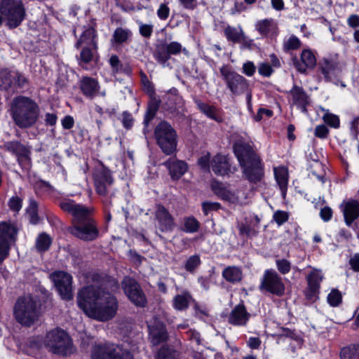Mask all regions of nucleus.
I'll list each match as a JSON object with an SVG mask.
<instances>
[{
    "label": "nucleus",
    "mask_w": 359,
    "mask_h": 359,
    "mask_svg": "<svg viewBox=\"0 0 359 359\" xmlns=\"http://www.w3.org/2000/svg\"><path fill=\"white\" fill-rule=\"evenodd\" d=\"M94 285L83 287L77 297L78 306L89 317L100 321L113 318L118 303L113 294L118 289L116 280L98 274L93 275Z\"/></svg>",
    "instance_id": "1"
},
{
    "label": "nucleus",
    "mask_w": 359,
    "mask_h": 359,
    "mask_svg": "<svg viewBox=\"0 0 359 359\" xmlns=\"http://www.w3.org/2000/svg\"><path fill=\"white\" fill-rule=\"evenodd\" d=\"M233 151L242 168L244 178L253 184L261 182L264 176V165L259 157L252 150L250 144L238 140L233 144Z\"/></svg>",
    "instance_id": "2"
},
{
    "label": "nucleus",
    "mask_w": 359,
    "mask_h": 359,
    "mask_svg": "<svg viewBox=\"0 0 359 359\" xmlns=\"http://www.w3.org/2000/svg\"><path fill=\"white\" fill-rule=\"evenodd\" d=\"M11 114L14 123L20 128L27 129L37 123L40 109L32 99L25 96L15 97L11 104Z\"/></svg>",
    "instance_id": "3"
},
{
    "label": "nucleus",
    "mask_w": 359,
    "mask_h": 359,
    "mask_svg": "<svg viewBox=\"0 0 359 359\" xmlns=\"http://www.w3.org/2000/svg\"><path fill=\"white\" fill-rule=\"evenodd\" d=\"M29 346L34 348H41L43 346L55 354L67 355L72 352V341L68 334L62 329L55 328L48 332L43 339L33 338Z\"/></svg>",
    "instance_id": "4"
},
{
    "label": "nucleus",
    "mask_w": 359,
    "mask_h": 359,
    "mask_svg": "<svg viewBox=\"0 0 359 359\" xmlns=\"http://www.w3.org/2000/svg\"><path fill=\"white\" fill-rule=\"evenodd\" d=\"M13 315L18 323L22 326L30 327L36 323L40 312L36 302L30 297L19 298L13 308Z\"/></svg>",
    "instance_id": "5"
},
{
    "label": "nucleus",
    "mask_w": 359,
    "mask_h": 359,
    "mask_svg": "<svg viewBox=\"0 0 359 359\" xmlns=\"http://www.w3.org/2000/svg\"><path fill=\"white\" fill-rule=\"evenodd\" d=\"M219 72L226 89L232 95L238 96L247 93V99L249 102L250 101L252 95L249 93V82L243 76L226 65H224L219 68Z\"/></svg>",
    "instance_id": "6"
},
{
    "label": "nucleus",
    "mask_w": 359,
    "mask_h": 359,
    "mask_svg": "<svg viewBox=\"0 0 359 359\" xmlns=\"http://www.w3.org/2000/svg\"><path fill=\"white\" fill-rule=\"evenodd\" d=\"M154 137L156 144L165 154L171 155L176 151L177 134L168 122L161 121L156 126Z\"/></svg>",
    "instance_id": "7"
},
{
    "label": "nucleus",
    "mask_w": 359,
    "mask_h": 359,
    "mask_svg": "<svg viewBox=\"0 0 359 359\" xmlns=\"http://www.w3.org/2000/svg\"><path fill=\"white\" fill-rule=\"evenodd\" d=\"M0 13L10 28L19 26L26 15L25 8L21 0H1Z\"/></svg>",
    "instance_id": "8"
},
{
    "label": "nucleus",
    "mask_w": 359,
    "mask_h": 359,
    "mask_svg": "<svg viewBox=\"0 0 359 359\" xmlns=\"http://www.w3.org/2000/svg\"><path fill=\"white\" fill-rule=\"evenodd\" d=\"M92 359H133V355L118 345L104 344L93 348Z\"/></svg>",
    "instance_id": "9"
},
{
    "label": "nucleus",
    "mask_w": 359,
    "mask_h": 359,
    "mask_svg": "<svg viewBox=\"0 0 359 359\" xmlns=\"http://www.w3.org/2000/svg\"><path fill=\"white\" fill-rule=\"evenodd\" d=\"M259 289L278 297H281L285 293V287L281 277L276 271L267 269L264 271L261 279Z\"/></svg>",
    "instance_id": "10"
},
{
    "label": "nucleus",
    "mask_w": 359,
    "mask_h": 359,
    "mask_svg": "<svg viewBox=\"0 0 359 359\" xmlns=\"http://www.w3.org/2000/svg\"><path fill=\"white\" fill-rule=\"evenodd\" d=\"M16 228L6 222H0V263L9 255L11 245L15 241Z\"/></svg>",
    "instance_id": "11"
},
{
    "label": "nucleus",
    "mask_w": 359,
    "mask_h": 359,
    "mask_svg": "<svg viewBox=\"0 0 359 359\" xmlns=\"http://www.w3.org/2000/svg\"><path fill=\"white\" fill-rule=\"evenodd\" d=\"M60 206L64 211L72 215L73 225L93 220L90 217L91 210L72 200L63 201L60 203Z\"/></svg>",
    "instance_id": "12"
},
{
    "label": "nucleus",
    "mask_w": 359,
    "mask_h": 359,
    "mask_svg": "<svg viewBox=\"0 0 359 359\" xmlns=\"http://www.w3.org/2000/svg\"><path fill=\"white\" fill-rule=\"evenodd\" d=\"M57 291L63 299H72V276L65 271H57L50 275Z\"/></svg>",
    "instance_id": "13"
},
{
    "label": "nucleus",
    "mask_w": 359,
    "mask_h": 359,
    "mask_svg": "<svg viewBox=\"0 0 359 359\" xmlns=\"http://www.w3.org/2000/svg\"><path fill=\"white\" fill-rule=\"evenodd\" d=\"M122 288L130 301L137 306L143 307L146 305L147 299L137 282L130 277L123 279Z\"/></svg>",
    "instance_id": "14"
},
{
    "label": "nucleus",
    "mask_w": 359,
    "mask_h": 359,
    "mask_svg": "<svg viewBox=\"0 0 359 359\" xmlns=\"http://www.w3.org/2000/svg\"><path fill=\"white\" fill-rule=\"evenodd\" d=\"M95 189L97 194L107 196L112 189L114 179L110 170L105 168L97 169L93 175Z\"/></svg>",
    "instance_id": "15"
},
{
    "label": "nucleus",
    "mask_w": 359,
    "mask_h": 359,
    "mask_svg": "<svg viewBox=\"0 0 359 359\" xmlns=\"http://www.w3.org/2000/svg\"><path fill=\"white\" fill-rule=\"evenodd\" d=\"M2 147L15 154L19 164L25 168H29L31 163V148L25 146L18 141L6 142Z\"/></svg>",
    "instance_id": "16"
},
{
    "label": "nucleus",
    "mask_w": 359,
    "mask_h": 359,
    "mask_svg": "<svg viewBox=\"0 0 359 359\" xmlns=\"http://www.w3.org/2000/svg\"><path fill=\"white\" fill-rule=\"evenodd\" d=\"M69 232L84 241H93L98 236V229L93 219L73 225L69 228Z\"/></svg>",
    "instance_id": "17"
},
{
    "label": "nucleus",
    "mask_w": 359,
    "mask_h": 359,
    "mask_svg": "<svg viewBox=\"0 0 359 359\" xmlns=\"http://www.w3.org/2000/svg\"><path fill=\"white\" fill-rule=\"evenodd\" d=\"M148 328L151 342L153 345L157 346L167 340L168 332L163 323L158 318L154 317L148 322Z\"/></svg>",
    "instance_id": "18"
},
{
    "label": "nucleus",
    "mask_w": 359,
    "mask_h": 359,
    "mask_svg": "<svg viewBox=\"0 0 359 359\" xmlns=\"http://www.w3.org/2000/svg\"><path fill=\"white\" fill-rule=\"evenodd\" d=\"M293 63L297 70L305 74L307 69H313L316 65V57L311 49H304L300 55V60L297 57L293 59Z\"/></svg>",
    "instance_id": "19"
},
{
    "label": "nucleus",
    "mask_w": 359,
    "mask_h": 359,
    "mask_svg": "<svg viewBox=\"0 0 359 359\" xmlns=\"http://www.w3.org/2000/svg\"><path fill=\"white\" fill-rule=\"evenodd\" d=\"M172 180L181 178L188 170L187 163L181 160L170 158L163 163Z\"/></svg>",
    "instance_id": "20"
},
{
    "label": "nucleus",
    "mask_w": 359,
    "mask_h": 359,
    "mask_svg": "<svg viewBox=\"0 0 359 359\" xmlns=\"http://www.w3.org/2000/svg\"><path fill=\"white\" fill-rule=\"evenodd\" d=\"M256 30L264 37L276 38L278 34V27L272 18H266L257 21Z\"/></svg>",
    "instance_id": "21"
},
{
    "label": "nucleus",
    "mask_w": 359,
    "mask_h": 359,
    "mask_svg": "<svg viewBox=\"0 0 359 359\" xmlns=\"http://www.w3.org/2000/svg\"><path fill=\"white\" fill-rule=\"evenodd\" d=\"M250 318L245 306L243 304L236 305L231 311L228 321L230 324L236 326H245Z\"/></svg>",
    "instance_id": "22"
},
{
    "label": "nucleus",
    "mask_w": 359,
    "mask_h": 359,
    "mask_svg": "<svg viewBox=\"0 0 359 359\" xmlns=\"http://www.w3.org/2000/svg\"><path fill=\"white\" fill-rule=\"evenodd\" d=\"M156 218L158 222L159 229L162 231H171L174 226V219L169 211L163 205H158L156 210Z\"/></svg>",
    "instance_id": "23"
},
{
    "label": "nucleus",
    "mask_w": 359,
    "mask_h": 359,
    "mask_svg": "<svg viewBox=\"0 0 359 359\" xmlns=\"http://www.w3.org/2000/svg\"><path fill=\"white\" fill-rule=\"evenodd\" d=\"M341 208L346 224L351 226L353 222L359 217V202L356 200H348L344 201Z\"/></svg>",
    "instance_id": "24"
},
{
    "label": "nucleus",
    "mask_w": 359,
    "mask_h": 359,
    "mask_svg": "<svg viewBox=\"0 0 359 359\" xmlns=\"http://www.w3.org/2000/svg\"><path fill=\"white\" fill-rule=\"evenodd\" d=\"M211 187L212 191L219 198L227 201L230 203H236L238 201L239 196L237 192L232 191L229 189L219 182L214 181L212 182Z\"/></svg>",
    "instance_id": "25"
},
{
    "label": "nucleus",
    "mask_w": 359,
    "mask_h": 359,
    "mask_svg": "<svg viewBox=\"0 0 359 359\" xmlns=\"http://www.w3.org/2000/svg\"><path fill=\"white\" fill-rule=\"evenodd\" d=\"M80 88L86 97L92 99L98 92L100 86L95 79L86 76L81 80Z\"/></svg>",
    "instance_id": "26"
},
{
    "label": "nucleus",
    "mask_w": 359,
    "mask_h": 359,
    "mask_svg": "<svg viewBox=\"0 0 359 359\" xmlns=\"http://www.w3.org/2000/svg\"><path fill=\"white\" fill-rule=\"evenodd\" d=\"M210 166L216 175L221 176L228 174L230 170L227 157L221 154L213 157L210 162Z\"/></svg>",
    "instance_id": "27"
},
{
    "label": "nucleus",
    "mask_w": 359,
    "mask_h": 359,
    "mask_svg": "<svg viewBox=\"0 0 359 359\" xmlns=\"http://www.w3.org/2000/svg\"><path fill=\"white\" fill-rule=\"evenodd\" d=\"M290 95L292 104L296 105L302 112H306L309 101L308 97L303 89L298 86H294L290 90Z\"/></svg>",
    "instance_id": "28"
},
{
    "label": "nucleus",
    "mask_w": 359,
    "mask_h": 359,
    "mask_svg": "<svg viewBox=\"0 0 359 359\" xmlns=\"http://www.w3.org/2000/svg\"><path fill=\"white\" fill-rule=\"evenodd\" d=\"M274 177L278 186L281 191V194L284 198L286 195L288 184V171L284 166L274 168Z\"/></svg>",
    "instance_id": "29"
},
{
    "label": "nucleus",
    "mask_w": 359,
    "mask_h": 359,
    "mask_svg": "<svg viewBox=\"0 0 359 359\" xmlns=\"http://www.w3.org/2000/svg\"><path fill=\"white\" fill-rule=\"evenodd\" d=\"M96 31L93 27H89L83 31L80 39L76 43V47L79 48L81 45L89 46L94 49L97 48Z\"/></svg>",
    "instance_id": "30"
},
{
    "label": "nucleus",
    "mask_w": 359,
    "mask_h": 359,
    "mask_svg": "<svg viewBox=\"0 0 359 359\" xmlns=\"http://www.w3.org/2000/svg\"><path fill=\"white\" fill-rule=\"evenodd\" d=\"M193 298L189 292L184 291L175 295L172 299V306L177 311L186 310Z\"/></svg>",
    "instance_id": "31"
},
{
    "label": "nucleus",
    "mask_w": 359,
    "mask_h": 359,
    "mask_svg": "<svg viewBox=\"0 0 359 359\" xmlns=\"http://www.w3.org/2000/svg\"><path fill=\"white\" fill-rule=\"evenodd\" d=\"M195 103L198 107V109L205 114L208 118L219 123L222 122V118L218 114L217 109L211 105H208L204 102H203L200 100H195Z\"/></svg>",
    "instance_id": "32"
},
{
    "label": "nucleus",
    "mask_w": 359,
    "mask_h": 359,
    "mask_svg": "<svg viewBox=\"0 0 359 359\" xmlns=\"http://www.w3.org/2000/svg\"><path fill=\"white\" fill-rule=\"evenodd\" d=\"M224 34L229 41L236 43L241 42L243 39L244 32L241 26L234 27L227 25L224 30Z\"/></svg>",
    "instance_id": "33"
},
{
    "label": "nucleus",
    "mask_w": 359,
    "mask_h": 359,
    "mask_svg": "<svg viewBox=\"0 0 359 359\" xmlns=\"http://www.w3.org/2000/svg\"><path fill=\"white\" fill-rule=\"evenodd\" d=\"M155 60L163 67L171 68L169 63L170 55L164 44L157 47L154 53Z\"/></svg>",
    "instance_id": "34"
},
{
    "label": "nucleus",
    "mask_w": 359,
    "mask_h": 359,
    "mask_svg": "<svg viewBox=\"0 0 359 359\" xmlns=\"http://www.w3.org/2000/svg\"><path fill=\"white\" fill-rule=\"evenodd\" d=\"M222 276L226 281L235 283L241 280L243 274L240 268L233 266L226 267L222 271Z\"/></svg>",
    "instance_id": "35"
},
{
    "label": "nucleus",
    "mask_w": 359,
    "mask_h": 359,
    "mask_svg": "<svg viewBox=\"0 0 359 359\" xmlns=\"http://www.w3.org/2000/svg\"><path fill=\"white\" fill-rule=\"evenodd\" d=\"M131 35L132 32L130 29L118 27L114 32L111 42L116 44L125 43L131 36Z\"/></svg>",
    "instance_id": "36"
},
{
    "label": "nucleus",
    "mask_w": 359,
    "mask_h": 359,
    "mask_svg": "<svg viewBox=\"0 0 359 359\" xmlns=\"http://www.w3.org/2000/svg\"><path fill=\"white\" fill-rule=\"evenodd\" d=\"M341 359H358L359 358V345L351 344L341 348Z\"/></svg>",
    "instance_id": "37"
},
{
    "label": "nucleus",
    "mask_w": 359,
    "mask_h": 359,
    "mask_svg": "<svg viewBox=\"0 0 359 359\" xmlns=\"http://www.w3.org/2000/svg\"><path fill=\"white\" fill-rule=\"evenodd\" d=\"M323 279V275L320 270L313 269L306 277L307 286L320 289V283Z\"/></svg>",
    "instance_id": "38"
},
{
    "label": "nucleus",
    "mask_w": 359,
    "mask_h": 359,
    "mask_svg": "<svg viewBox=\"0 0 359 359\" xmlns=\"http://www.w3.org/2000/svg\"><path fill=\"white\" fill-rule=\"evenodd\" d=\"M302 42L298 37L292 34L283 41V48L285 52L297 50L301 47Z\"/></svg>",
    "instance_id": "39"
},
{
    "label": "nucleus",
    "mask_w": 359,
    "mask_h": 359,
    "mask_svg": "<svg viewBox=\"0 0 359 359\" xmlns=\"http://www.w3.org/2000/svg\"><path fill=\"white\" fill-rule=\"evenodd\" d=\"M337 70V65L334 61L325 60L321 67V72L325 77L330 79L332 76L336 74Z\"/></svg>",
    "instance_id": "40"
},
{
    "label": "nucleus",
    "mask_w": 359,
    "mask_h": 359,
    "mask_svg": "<svg viewBox=\"0 0 359 359\" xmlns=\"http://www.w3.org/2000/svg\"><path fill=\"white\" fill-rule=\"evenodd\" d=\"M13 72L3 70L0 72V88L7 90L13 86Z\"/></svg>",
    "instance_id": "41"
},
{
    "label": "nucleus",
    "mask_w": 359,
    "mask_h": 359,
    "mask_svg": "<svg viewBox=\"0 0 359 359\" xmlns=\"http://www.w3.org/2000/svg\"><path fill=\"white\" fill-rule=\"evenodd\" d=\"M164 45L165 46L170 56L172 55H177L181 52H183L186 55H189V53L187 48H183L182 44L177 41H171L168 43H164Z\"/></svg>",
    "instance_id": "42"
},
{
    "label": "nucleus",
    "mask_w": 359,
    "mask_h": 359,
    "mask_svg": "<svg viewBox=\"0 0 359 359\" xmlns=\"http://www.w3.org/2000/svg\"><path fill=\"white\" fill-rule=\"evenodd\" d=\"M51 243L50 238L45 233L39 235L36 240V246L39 251H46Z\"/></svg>",
    "instance_id": "43"
},
{
    "label": "nucleus",
    "mask_w": 359,
    "mask_h": 359,
    "mask_svg": "<svg viewBox=\"0 0 359 359\" xmlns=\"http://www.w3.org/2000/svg\"><path fill=\"white\" fill-rule=\"evenodd\" d=\"M201 264L199 255H194L189 257L185 262L184 269L189 272H194L195 269Z\"/></svg>",
    "instance_id": "44"
},
{
    "label": "nucleus",
    "mask_w": 359,
    "mask_h": 359,
    "mask_svg": "<svg viewBox=\"0 0 359 359\" xmlns=\"http://www.w3.org/2000/svg\"><path fill=\"white\" fill-rule=\"evenodd\" d=\"M184 231L188 233L196 232L200 226L199 222L194 217L184 219Z\"/></svg>",
    "instance_id": "45"
},
{
    "label": "nucleus",
    "mask_w": 359,
    "mask_h": 359,
    "mask_svg": "<svg viewBox=\"0 0 359 359\" xmlns=\"http://www.w3.org/2000/svg\"><path fill=\"white\" fill-rule=\"evenodd\" d=\"M323 118L330 126L334 128H338L339 127L340 121L338 116L330 113L327 110L325 111Z\"/></svg>",
    "instance_id": "46"
},
{
    "label": "nucleus",
    "mask_w": 359,
    "mask_h": 359,
    "mask_svg": "<svg viewBox=\"0 0 359 359\" xmlns=\"http://www.w3.org/2000/svg\"><path fill=\"white\" fill-rule=\"evenodd\" d=\"M91 49H94L93 47L86 46L80 53V65L84 67L83 64H87L91 61L93 58V53Z\"/></svg>",
    "instance_id": "47"
},
{
    "label": "nucleus",
    "mask_w": 359,
    "mask_h": 359,
    "mask_svg": "<svg viewBox=\"0 0 359 359\" xmlns=\"http://www.w3.org/2000/svg\"><path fill=\"white\" fill-rule=\"evenodd\" d=\"M37 203L34 200H30L29 206L28 207L27 212L30 217V222L32 224H36L39 222V217L36 212Z\"/></svg>",
    "instance_id": "48"
},
{
    "label": "nucleus",
    "mask_w": 359,
    "mask_h": 359,
    "mask_svg": "<svg viewBox=\"0 0 359 359\" xmlns=\"http://www.w3.org/2000/svg\"><path fill=\"white\" fill-rule=\"evenodd\" d=\"M341 302V293L337 290H332L327 295V302L332 306H338Z\"/></svg>",
    "instance_id": "49"
},
{
    "label": "nucleus",
    "mask_w": 359,
    "mask_h": 359,
    "mask_svg": "<svg viewBox=\"0 0 359 359\" xmlns=\"http://www.w3.org/2000/svg\"><path fill=\"white\" fill-rule=\"evenodd\" d=\"M276 264L278 270L282 274H286L289 273L291 269L290 262L285 259H276Z\"/></svg>",
    "instance_id": "50"
},
{
    "label": "nucleus",
    "mask_w": 359,
    "mask_h": 359,
    "mask_svg": "<svg viewBox=\"0 0 359 359\" xmlns=\"http://www.w3.org/2000/svg\"><path fill=\"white\" fill-rule=\"evenodd\" d=\"M156 359H176L175 352L165 347H162Z\"/></svg>",
    "instance_id": "51"
},
{
    "label": "nucleus",
    "mask_w": 359,
    "mask_h": 359,
    "mask_svg": "<svg viewBox=\"0 0 359 359\" xmlns=\"http://www.w3.org/2000/svg\"><path fill=\"white\" fill-rule=\"evenodd\" d=\"M289 218V215L287 212L282 210H277L273 213V219L278 224V226H281L285 222L287 221Z\"/></svg>",
    "instance_id": "52"
},
{
    "label": "nucleus",
    "mask_w": 359,
    "mask_h": 359,
    "mask_svg": "<svg viewBox=\"0 0 359 359\" xmlns=\"http://www.w3.org/2000/svg\"><path fill=\"white\" fill-rule=\"evenodd\" d=\"M319 290L317 287L307 286L304 290L306 299L314 302L318 298Z\"/></svg>",
    "instance_id": "53"
},
{
    "label": "nucleus",
    "mask_w": 359,
    "mask_h": 359,
    "mask_svg": "<svg viewBox=\"0 0 359 359\" xmlns=\"http://www.w3.org/2000/svg\"><path fill=\"white\" fill-rule=\"evenodd\" d=\"M121 116L123 126L126 129H130L134 124V118L132 114L128 111H123Z\"/></svg>",
    "instance_id": "54"
},
{
    "label": "nucleus",
    "mask_w": 359,
    "mask_h": 359,
    "mask_svg": "<svg viewBox=\"0 0 359 359\" xmlns=\"http://www.w3.org/2000/svg\"><path fill=\"white\" fill-rule=\"evenodd\" d=\"M256 66L251 61H247L243 64L242 72L247 76H252L256 72Z\"/></svg>",
    "instance_id": "55"
},
{
    "label": "nucleus",
    "mask_w": 359,
    "mask_h": 359,
    "mask_svg": "<svg viewBox=\"0 0 359 359\" xmlns=\"http://www.w3.org/2000/svg\"><path fill=\"white\" fill-rule=\"evenodd\" d=\"M13 86H18L20 88L24 87L27 83V79L18 72H13Z\"/></svg>",
    "instance_id": "56"
},
{
    "label": "nucleus",
    "mask_w": 359,
    "mask_h": 359,
    "mask_svg": "<svg viewBox=\"0 0 359 359\" xmlns=\"http://www.w3.org/2000/svg\"><path fill=\"white\" fill-rule=\"evenodd\" d=\"M153 29L154 27L151 24H143L142 22L140 23V33L142 36L145 38H149L151 36Z\"/></svg>",
    "instance_id": "57"
},
{
    "label": "nucleus",
    "mask_w": 359,
    "mask_h": 359,
    "mask_svg": "<svg viewBox=\"0 0 359 359\" xmlns=\"http://www.w3.org/2000/svg\"><path fill=\"white\" fill-rule=\"evenodd\" d=\"M109 62L111 67L113 73H118L120 72L122 67V65L117 55H111L109 58Z\"/></svg>",
    "instance_id": "58"
},
{
    "label": "nucleus",
    "mask_w": 359,
    "mask_h": 359,
    "mask_svg": "<svg viewBox=\"0 0 359 359\" xmlns=\"http://www.w3.org/2000/svg\"><path fill=\"white\" fill-rule=\"evenodd\" d=\"M258 72L260 75L269 77L273 72L271 66L267 62H262L258 67Z\"/></svg>",
    "instance_id": "59"
},
{
    "label": "nucleus",
    "mask_w": 359,
    "mask_h": 359,
    "mask_svg": "<svg viewBox=\"0 0 359 359\" xmlns=\"http://www.w3.org/2000/svg\"><path fill=\"white\" fill-rule=\"evenodd\" d=\"M169 14H170L169 7L165 4H161L157 10L158 17L161 20H165L168 18Z\"/></svg>",
    "instance_id": "60"
},
{
    "label": "nucleus",
    "mask_w": 359,
    "mask_h": 359,
    "mask_svg": "<svg viewBox=\"0 0 359 359\" xmlns=\"http://www.w3.org/2000/svg\"><path fill=\"white\" fill-rule=\"evenodd\" d=\"M202 206L205 215H208L209 211L219 209L220 205L219 203L215 202H204L203 203Z\"/></svg>",
    "instance_id": "61"
},
{
    "label": "nucleus",
    "mask_w": 359,
    "mask_h": 359,
    "mask_svg": "<svg viewBox=\"0 0 359 359\" xmlns=\"http://www.w3.org/2000/svg\"><path fill=\"white\" fill-rule=\"evenodd\" d=\"M328 129L325 125H319L315 129V135L319 138H325L328 134Z\"/></svg>",
    "instance_id": "62"
},
{
    "label": "nucleus",
    "mask_w": 359,
    "mask_h": 359,
    "mask_svg": "<svg viewBox=\"0 0 359 359\" xmlns=\"http://www.w3.org/2000/svg\"><path fill=\"white\" fill-rule=\"evenodd\" d=\"M320 215L325 222L330 220L332 217V209L329 207H324L320 210Z\"/></svg>",
    "instance_id": "63"
},
{
    "label": "nucleus",
    "mask_w": 359,
    "mask_h": 359,
    "mask_svg": "<svg viewBox=\"0 0 359 359\" xmlns=\"http://www.w3.org/2000/svg\"><path fill=\"white\" fill-rule=\"evenodd\" d=\"M349 264L353 271H359V254L354 255L350 259Z\"/></svg>",
    "instance_id": "64"
}]
</instances>
